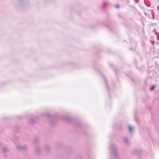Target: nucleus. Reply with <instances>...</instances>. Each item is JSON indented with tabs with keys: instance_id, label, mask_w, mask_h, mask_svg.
Listing matches in <instances>:
<instances>
[{
	"instance_id": "1",
	"label": "nucleus",
	"mask_w": 159,
	"mask_h": 159,
	"mask_svg": "<svg viewBox=\"0 0 159 159\" xmlns=\"http://www.w3.org/2000/svg\"><path fill=\"white\" fill-rule=\"evenodd\" d=\"M17 149L20 150L25 151L27 150V147L26 145H19L17 146Z\"/></svg>"
},
{
	"instance_id": "2",
	"label": "nucleus",
	"mask_w": 159,
	"mask_h": 159,
	"mask_svg": "<svg viewBox=\"0 0 159 159\" xmlns=\"http://www.w3.org/2000/svg\"><path fill=\"white\" fill-rule=\"evenodd\" d=\"M44 115H46V116H47L48 118H51V120H55L56 119V117L55 116L53 117V116H52L49 113H45L44 114Z\"/></svg>"
},
{
	"instance_id": "3",
	"label": "nucleus",
	"mask_w": 159,
	"mask_h": 159,
	"mask_svg": "<svg viewBox=\"0 0 159 159\" xmlns=\"http://www.w3.org/2000/svg\"><path fill=\"white\" fill-rule=\"evenodd\" d=\"M37 119V116L30 118L29 119V122L30 123H33Z\"/></svg>"
},
{
	"instance_id": "4",
	"label": "nucleus",
	"mask_w": 159,
	"mask_h": 159,
	"mask_svg": "<svg viewBox=\"0 0 159 159\" xmlns=\"http://www.w3.org/2000/svg\"><path fill=\"white\" fill-rule=\"evenodd\" d=\"M35 152L37 154H39L40 153L41 151V150L38 146H37L36 147L35 150Z\"/></svg>"
},
{
	"instance_id": "5",
	"label": "nucleus",
	"mask_w": 159,
	"mask_h": 159,
	"mask_svg": "<svg viewBox=\"0 0 159 159\" xmlns=\"http://www.w3.org/2000/svg\"><path fill=\"white\" fill-rule=\"evenodd\" d=\"M2 150L4 153H5L8 151V149L6 147H3L2 148Z\"/></svg>"
},
{
	"instance_id": "6",
	"label": "nucleus",
	"mask_w": 159,
	"mask_h": 159,
	"mask_svg": "<svg viewBox=\"0 0 159 159\" xmlns=\"http://www.w3.org/2000/svg\"><path fill=\"white\" fill-rule=\"evenodd\" d=\"M39 141V139L38 137L35 138L34 139V142L35 143H37Z\"/></svg>"
},
{
	"instance_id": "7",
	"label": "nucleus",
	"mask_w": 159,
	"mask_h": 159,
	"mask_svg": "<svg viewBox=\"0 0 159 159\" xmlns=\"http://www.w3.org/2000/svg\"><path fill=\"white\" fill-rule=\"evenodd\" d=\"M71 119V118L70 117L66 116L65 118L64 119L68 122H70V120Z\"/></svg>"
},
{
	"instance_id": "8",
	"label": "nucleus",
	"mask_w": 159,
	"mask_h": 159,
	"mask_svg": "<svg viewBox=\"0 0 159 159\" xmlns=\"http://www.w3.org/2000/svg\"><path fill=\"white\" fill-rule=\"evenodd\" d=\"M45 148L47 152L50 149L49 146L48 145L46 146L45 147Z\"/></svg>"
},
{
	"instance_id": "9",
	"label": "nucleus",
	"mask_w": 159,
	"mask_h": 159,
	"mask_svg": "<svg viewBox=\"0 0 159 159\" xmlns=\"http://www.w3.org/2000/svg\"><path fill=\"white\" fill-rule=\"evenodd\" d=\"M155 86H152L150 89V90H153Z\"/></svg>"
},
{
	"instance_id": "10",
	"label": "nucleus",
	"mask_w": 159,
	"mask_h": 159,
	"mask_svg": "<svg viewBox=\"0 0 159 159\" xmlns=\"http://www.w3.org/2000/svg\"><path fill=\"white\" fill-rule=\"evenodd\" d=\"M129 129L130 131H131L132 130V128L131 126L129 127Z\"/></svg>"
},
{
	"instance_id": "11",
	"label": "nucleus",
	"mask_w": 159,
	"mask_h": 159,
	"mask_svg": "<svg viewBox=\"0 0 159 159\" xmlns=\"http://www.w3.org/2000/svg\"><path fill=\"white\" fill-rule=\"evenodd\" d=\"M24 0H19V2L20 3H21L22 2H23Z\"/></svg>"
},
{
	"instance_id": "12",
	"label": "nucleus",
	"mask_w": 159,
	"mask_h": 159,
	"mask_svg": "<svg viewBox=\"0 0 159 159\" xmlns=\"http://www.w3.org/2000/svg\"><path fill=\"white\" fill-rule=\"evenodd\" d=\"M116 8H119V6L118 5H117L116 6Z\"/></svg>"
},
{
	"instance_id": "13",
	"label": "nucleus",
	"mask_w": 159,
	"mask_h": 159,
	"mask_svg": "<svg viewBox=\"0 0 159 159\" xmlns=\"http://www.w3.org/2000/svg\"><path fill=\"white\" fill-rule=\"evenodd\" d=\"M52 123V124H53V123Z\"/></svg>"
}]
</instances>
